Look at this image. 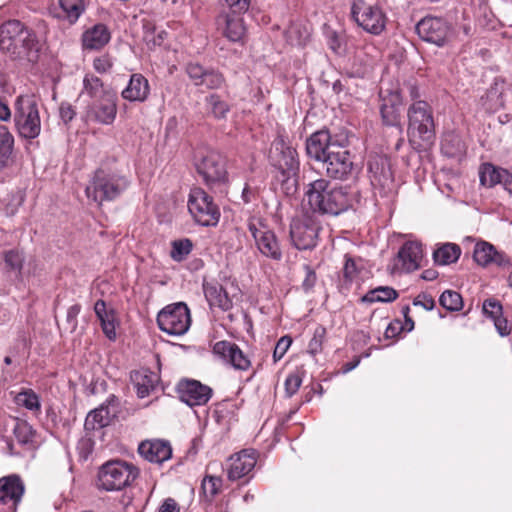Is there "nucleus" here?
<instances>
[{
	"label": "nucleus",
	"mask_w": 512,
	"mask_h": 512,
	"mask_svg": "<svg viewBox=\"0 0 512 512\" xmlns=\"http://www.w3.org/2000/svg\"><path fill=\"white\" fill-rule=\"evenodd\" d=\"M439 302L448 311H459L463 307L461 295L452 290L444 291L439 298Z\"/></svg>",
	"instance_id": "obj_43"
},
{
	"label": "nucleus",
	"mask_w": 512,
	"mask_h": 512,
	"mask_svg": "<svg viewBox=\"0 0 512 512\" xmlns=\"http://www.w3.org/2000/svg\"><path fill=\"white\" fill-rule=\"evenodd\" d=\"M482 311L485 317L493 321L500 336L505 337L511 333V326L508 320L503 317V307L500 301L495 298L486 299L483 302Z\"/></svg>",
	"instance_id": "obj_29"
},
{
	"label": "nucleus",
	"mask_w": 512,
	"mask_h": 512,
	"mask_svg": "<svg viewBox=\"0 0 512 512\" xmlns=\"http://www.w3.org/2000/svg\"><path fill=\"white\" fill-rule=\"evenodd\" d=\"M257 462V455L254 450H242L229 458L227 470L228 479L235 481L249 475Z\"/></svg>",
	"instance_id": "obj_24"
},
{
	"label": "nucleus",
	"mask_w": 512,
	"mask_h": 512,
	"mask_svg": "<svg viewBox=\"0 0 512 512\" xmlns=\"http://www.w3.org/2000/svg\"><path fill=\"white\" fill-rule=\"evenodd\" d=\"M59 113H60L61 119L65 123L72 121L76 115V112H75L73 106L67 102L61 103V105L59 107Z\"/></svg>",
	"instance_id": "obj_60"
},
{
	"label": "nucleus",
	"mask_w": 512,
	"mask_h": 512,
	"mask_svg": "<svg viewBox=\"0 0 512 512\" xmlns=\"http://www.w3.org/2000/svg\"><path fill=\"white\" fill-rule=\"evenodd\" d=\"M402 329L405 328L400 325V322L390 323L385 330V336L387 338L395 337Z\"/></svg>",
	"instance_id": "obj_63"
},
{
	"label": "nucleus",
	"mask_w": 512,
	"mask_h": 512,
	"mask_svg": "<svg viewBox=\"0 0 512 512\" xmlns=\"http://www.w3.org/2000/svg\"><path fill=\"white\" fill-rule=\"evenodd\" d=\"M118 406L117 397L110 395L105 403L88 413L84 422L85 430L94 431L107 426L111 418L116 416Z\"/></svg>",
	"instance_id": "obj_20"
},
{
	"label": "nucleus",
	"mask_w": 512,
	"mask_h": 512,
	"mask_svg": "<svg viewBox=\"0 0 512 512\" xmlns=\"http://www.w3.org/2000/svg\"><path fill=\"white\" fill-rule=\"evenodd\" d=\"M224 82L225 79L220 72L214 69H207L199 86H204L207 89H219L223 86Z\"/></svg>",
	"instance_id": "obj_45"
},
{
	"label": "nucleus",
	"mask_w": 512,
	"mask_h": 512,
	"mask_svg": "<svg viewBox=\"0 0 512 512\" xmlns=\"http://www.w3.org/2000/svg\"><path fill=\"white\" fill-rule=\"evenodd\" d=\"M319 230V224L312 218L294 220L290 227L291 240L299 250L312 249L317 244Z\"/></svg>",
	"instance_id": "obj_14"
},
{
	"label": "nucleus",
	"mask_w": 512,
	"mask_h": 512,
	"mask_svg": "<svg viewBox=\"0 0 512 512\" xmlns=\"http://www.w3.org/2000/svg\"><path fill=\"white\" fill-rule=\"evenodd\" d=\"M14 434L18 442L28 444L33 441L34 431L27 422H20L14 428Z\"/></svg>",
	"instance_id": "obj_48"
},
{
	"label": "nucleus",
	"mask_w": 512,
	"mask_h": 512,
	"mask_svg": "<svg viewBox=\"0 0 512 512\" xmlns=\"http://www.w3.org/2000/svg\"><path fill=\"white\" fill-rule=\"evenodd\" d=\"M150 93L148 80L139 73L133 74L121 95L130 102H144Z\"/></svg>",
	"instance_id": "obj_30"
},
{
	"label": "nucleus",
	"mask_w": 512,
	"mask_h": 512,
	"mask_svg": "<svg viewBox=\"0 0 512 512\" xmlns=\"http://www.w3.org/2000/svg\"><path fill=\"white\" fill-rule=\"evenodd\" d=\"M5 263L13 270H21L23 265V257L16 250H9L5 253Z\"/></svg>",
	"instance_id": "obj_56"
},
{
	"label": "nucleus",
	"mask_w": 512,
	"mask_h": 512,
	"mask_svg": "<svg viewBox=\"0 0 512 512\" xmlns=\"http://www.w3.org/2000/svg\"><path fill=\"white\" fill-rule=\"evenodd\" d=\"M139 454L149 462L161 464L172 456L169 442L164 440H146L138 447Z\"/></svg>",
	"instance_id": "obj_27"
},
{
	"label": "nucleus",
	"mask_w": 512,
	"mask_h": 512,
	"mask_svg": "<svg viewBox=\"0 0 512 512\" xmlns=\"http://www.w3.org/2000/svg\"><path fill=\"white\" fill-rule=\"evenodd\" d=\"M423 257L422 245L415 241H407L400 248L395 267L399 269V263L401 269L405 272H412L420 267V262Z\"/></svg>",
	"instance_id": "obj_26"
},
{
	"label": "nucleus",
	"mask_w": 512,
	"mask_h": 512,
	"mask_svg": "<svg viewBox=\"0 0 512 512\" xmlns=\"http://www.w3.org/2000/svg\"><path fill=\"white\" fill-rule=\"evenodd\" d=\"M380 98V113L383 122L390 126L398 125L400 122V110L403 104L400 90H388L381 88Z\"/></svg>",
	"instance_id": "obj_21"
},
{
	"label": "nucleus",
	"mask_w": 512,
	"mask_h": 512,
	"mask_svg": "<svg viewBox=\"0 0 512 512\" xmlns=\"http://www.w3.org/2000/svg\"><path fill=\"white\" fill-rule=\"evenodd\" d=\"M205 297L211 307H218L227 311L232 307V301L226 290L219 283H206L203 285Z\"/></svg>",
	"instance_id": "obj_34"
},
{
	"label": "nucleus",
	"mask_w": 512,
	"mask_h": 512,
	"mask_svg": "<svg viewBox=\"0 0 512 512\" xmlns=\"http://www.w3.org/2000/svg\"><path fill=\"white\" fill-rule=\"evenodd\" d=\"M14 122L20 136L35 139L41 131L39 101L35 95H21L15 102Z\"/></svg>",
	"instance_id": "obj_6"
},
{
	"label": "nucleus",
	"mask_w": 512,
	"mask_h": 512,
	"mask_svg": "<svg viewBox=\"0 0 512 512\" xmlns=\"http://www.w3.org/2000/svg\"><path fill=\"white\" fill-rule=\"evenodd\" d=\"M248 229L262 255L272 260H281L282 251L277 237L272 230L259 220H250L248 222Z\"/></svg>",
	"instance_id": "obj_12"
},
{
	"label": "nucleus",
	"mask_w": 512,
	"mask_h": 512,
	"mask_svg": "<svg viewBox=\"0 0 512 512\" xmlns=\"http://www.w3.org/2000/svg\"><path fill=\"white\" fill-rule=\"evenodd\" d=\"M131 381L139 398L147 397L159 381L156 373L148 369H140L131 373Z\"/></svg>",
	"instance_id": "obj_31"
},
{
	"label": "nucleus",
	"mask_w": 512,
	"mask_h": 512,
	"mask_svg": "<svg viewBox=\"0 0 512 512\" xmlns=\"http://www.w3.org/2000/svg\"><path fill=\"white\" fill-rule=\"evenodd\" d=\"M196 170L211 189L221 188L229 181L226 160L216 151H207L197 161Z\"/></svg>",
	"instance_id": "obj_8"
},
{
	"label": "nucleus",
	"mask_w": 512,
	"mask_h": 512,
	"mask_svg": "<svg viewBox=\"0 0 512 512\" xmlns=\"http://www.w3.org/2000/svg\"><path fill=\"white\" fill-rule=\"evenodd\" d=\"M288 39L292 44L295 45H304L309 39V31L304 29L303 32L300 31V27L298 25H292L288 32Z\"/></svg>",
	"instance_id": "obj_51"
},
{
	"label": "nucleus",
	"mask_w": 512,
	"mask_h": 512,
	"mask_svg": "<svg viewBox=\"0 0 512 512\" xmlns=\"http://www.w3.org/2000/svg\"><path fill=\"white\" fill-rule=\"evenodd\" d=\"M409 312H410V307L408 305H405L402 307V314L405 318V324H404V328L407 330V331H412L414 329V321L413 319L409 316Z\"/></svg>",
	"instance_id": "obj_64"
},
{
	"label": "nucleus",
	"mask_w": 512,
	"mask_h": 512,
	"mask_svg": "<svg viewBox=\"0 0 512 512\" xmlns=\"http://www.w3.org/2000/svg\"><path fill=\"white\" fill-rule=\"evenodd\" d=\"M158 512H179V507L175 500L168 498L160 506Z\"/></svg>",
	"instance_id": "obj_62"
},
{
	"label": "nucleus",
	"mask_w": 512,
	"mask_h": 512,
	"mask_svg": "<svg viewBox=\"0 0 512 512\" xmlns=\"http://www.w3.org/2000/svg\"><path fill=\"white\" fill-rule=\"evenodd\" d=\"M369 170L371 172V182L373 185L379 184L381 186H386L389 182H391V173L389 169H385L382 167L381 171H379L378 163H370Z\"/></svg>",
	"instance_id": "obj_46"
},
{
	"label": "nucleus",
	"mask_w": 512,
	"mask_h": 512,
	"mask_svg": "<svg viewBox=\"0 0 512 512\" xmlns=\"http://www.w3.org/2000/svg\"><path fill=\"white\" fill-rule=\"evenodd\" d=\"M229 8V11L244 14L250 7L251 0H219Z\"/></svg>",
	"instance_id": "obj_55"
},
{
	"label": "nucleus",
	"mask_w": 512,
	"mask_h": 512,
	"mask_svg": "<svg viewBox=\"0 0 512 512\" xmlns=\"http://www.w3.org/2000/svg\"><path fill=\"white\" fill-rule=\"evenodd\" d=\"M479 181L482 186L488 188L499 184L507 189L508 186L512 184V173L507 169L487 162L481 164L479 167Z\"/></svg>",
	"instance_id": "obj_25"
},
{
	"label": "nucleus",
	"mask_w": 512,
	"mask_h": 512,
	"mask_svg": "<svg viewBox=\"0 0 512 512\" xmlns=\"http://www.w3.org/2000/svg\"><path fill=\"white\" fill-rule=\"evenodd\" d=\"M111 39V34L104 24H96L86 30L82 37L83 47L88 50H99Z\"/></svg>",
	"instance_id": "obj_33"
},
{
	"label": "nucleus",
	"mask_w": 512,
	"mask_h": 512,
	"mask_svg": "<svg viewBox=\"0 0 512 512\" xmlns=\"http://www.w3.org/2000/svg\"><path fill=\"white\" fill-rule=\"evenodd\" d=\"M510 94H512L511 89L505 81L496 79L487 91V98L492 103L490 108L494 110L504 108Z\"/></svg>",
	"instance_id": "obj_35"
},
{
	"label": "nucleus",
	"mask_w": 512,
	"mask_h": 512,
	"mask_svg": "<svg viewBox=\"0 0 512 512\" xmlns=\"http://www.w3.org/2000/svg\"><path fill=\"white\" fill-rule=\"evenodd\" d=\"M81 311V306L79 304H74L70 306L67 310L66 321L69 323L72 329H75L77 326V317Z\"/></svg>",
	"instance_id": "obj_61"
},
{
	"label": "nucleus",
	"mask_w": 512,
	"mask_h": 512,
	"mask_svg": "<svg viewBox=\"0 0 512 512\" xmlns=\"http://www.w3.org/2000/svg\"><path fill=\"white\" fill-rule=\"evenodd\" d=\"M179 398L188 406L205 405L212 396V389L196 380H184L177 386Z\"/></svg>",
	"instance_id": "obj_19"
},
{
	"label": "nucleus",
	"mask_w": 512,
	"mask_h": 512,
	"mask_svg": "<svg viewBox=\"0 0 512 512\" xmlns=\"http://www.w3.org/2000/svg\"><path fill=\"white\" fill-rule=\"evenodd\" d=\"M213 352L234 369L246 371L251 366L249 358L233 342L218 341L213 347Z\"/></svg>",
	"instance_id": "obj_23"
},
{
	"label": "nucleus",
	"mask_w": 512,
	"mask_h": 512,
	"mask_svg": "<svg viewBox=\"0 0 512 512\" xmlns=\"http://www.w3.org/2000/svg\"><path fill=\"white\" fill-rule=\"evenodd\" d=\"M192 242L189 239L175 240L172 242L170 256L174 261L181 262L192 251Z\"/></svg>",
	"instance_id": "obj_44"
},
{
	"label": "nucleus",
	"mask_w": 512,
	"mask_h": 512,
	"mask_svg": "<svg viewBox=\"0 0 512 512\" xmlns=\"http://www.w3.org/2000/svg\"><path fill=\"white\" fill-rule=\"evenodd\" d=\"M34 33L19 20H9L0 26V48L14 56L29 55L36 50Z\"/></svg>",
	"instance_id": "obj_5"
},
{
	"label": "nucleus",
	"mask_w": 512,
	"mask_h": 512,
	"mask_svg": "<svg viewBox=\"0 0 512 512\" xmlns=\"http://www.w3.org/2000/svg\"><path fill=\"white\" fill-rule=\"evenodd\" d=\"M185 70L189 79L194 83L195 86L201 84L202 78L204 77V74L207 71L206 68H204L202 65L196 62H189L186 65Z\"/></svg>",
	"instance_id": "obj_50"
},
{
	"label": "nucleus",
	"mask_w": 512,
	"mask_h": 512,
	"mask_svg": "<svg viewBox=\"0 0 512 512\" xmlns=\"http://www.w3.org/2000/svg\"><path fill=\"white\" fill-rule=\"evenodd\" d=\"M450 28L446 21L438 17H425L416 25V32L419 37L437 46L445 44Z\"/></svg>",
	"instance_id": "obj_18"
},
{
	"label": "nucleus",
	"mask_w": 512,
	"mask_h": 512,
	"mask_svg": "<svg viewBox=\"0 0 512 512\" xmlns=\"http://www.w3.org/2000/svg\"><path fill=\"white\" fill-rule=\"evenodd\" d=\"M14 400L18 406L24 407L35 414H39L41 411L39 396L32 389L19 392Z\"/></svg>",
	"instance_id": "obj_39"
},
{
	"label": "nucleus",
	"mask_w": 512,
	"mask_h": 512,
	"mask_svg": "<svg viewBox=\"0 0 512 512\" xmlns=\"http://www.w3.org/2000/svg\"><path fill=\"white\" fill-rule=\"evenodd\" d=\"M94 312L100 321L101 328L105 336L109 340L116 339V313L114 309H107L104 300L96 301L94 305Z\"/></svg>",
	"instance_id": "obj_32"
},
{
	"label": "nucleus",
	"mask_w": 512,
	"mask_h": 512,
	"mask_svg": "<svg viewBox=\"0 0 512 512\" xmlns=\"http://www.w3.org/2000/svg\"><path fill=\"white\" fill-rule=\"evenodd\" d=\"M302 379L298 374H290L285 380V392L288 397L293 396L300 388Z\"/></svg>",
	"instance_id": "obj_57"
},
{
	"label": "nucleus",
	"mask_w": 512,
	"mask_h": 512,
	"mask_svg": "<svg viewBox=\"0 0 512 512\" xmlns=\"http://www.w3.org/2000/svg\"><path fill=\"white\" fill-rule=\"evenodd\" d=\"M188 210L195 221L202 226H215L220 218V211L213 202V198L199 187L190 190Z\"/></svg>",
	"instance_id": "obj_10"
},
{
	"label": "nucleus",
	"mask_w": 512,
	"mask_h": 512,
	"mask_svg": "<svg viewBox=\"0 0 512 512\" xmlns=\"http://www.w3.org/2000/svg\"><path fill=\"white\" fill-rule=\"evenodd\" d=\"M345 258L346 260L343 268V276L346 282H351L357 275V267L352 257L346 256Z\"/></svg>",
	"instance_id": "obj_58"
},
{
	"label": "nucleus",
	"mask_w": 512,
	"mask_h": 512,
	"mask_svg": "<svg viewBox=\"0 0 512 512\" xmlns=\"http://www.w3.org/2000/svg\"><path fill=\"white\" fill-rule=\"evenodd\" d=\"M25 492V485L16 474L0 478V507L6 512H16Z\"/></svg>",
	"instance_id": "obj_15"
},
{
	"label": "nucleus",
	"mask_w": 512,
	"mask_h": 512,
	"mask_svg": "<svg viewBox=\"0 0 512 512\" xmlns=\"http://www.w3.org/2000/svg\"><path fill=\"white\" fill-rule=\"evenodd\" d=\"M209 113L218 120L226 119L230 112V105L218 94H210L205 99Z\"/></svg>",
	"instance_id": "obj_38"
},
{
	"label": "nucleus",
	"mask_w": 512,
	"mask_h": 512,
	"mask_svg": "<svg viewBox=\"0 0 512 512\" xmlns=\"http://www.w3.org/2000/svg\"><path fill=\"white\" fill-rule=\"evenodd\" d=\"M413 305L421 306L425 310L430 311L435 307V300L430 295L422 293L414 298Z\"/></svg>",
	"instance_id": "obj_59"
},
{
	"label": "nucleus",
	"mask_w": 512,
	"mask_h": 512,
	"mask_svg": "<svg viewBox=\"0 0 512 512\" xmlns=\"http://www.w3.org/2000/svg\"><path fill=\"white\" fill-rule=\"evenodd\" d=\"M326 337V329L322 325H318L313 333V337L308 344V352L316 355L322 350V345Z\"/></svg>",
	"instance_id": "obj_47"
},
{
	"label": "nucleus",
	"mask_w": 512,
	"mask_h": 512,
	"mask_svg": "<svg viewBox=\"0 0 512 512\" xmlns=\"http://www.w3.org/2000/svg\"><path fill=\"white\" fill-rule=\"evenodd\" d=\"M14 138L7 127L0 126V169L7 165L13 150Z\"/></svg>",
	"instance_id": "obj_41"
},
{
	"label": "nucleus",
	"mask_w": 512,
	"mask_h": 512,
	"mask_svg": "<svg viewBox=\"0 0 512 512\" xmlns=\"http://www.w3.org/2000/svg\"><path fill=\"white\" fill-rule=\"evenodd\" d=\"M305 199L309 208L319 214L338 215L350 205L346 191L324 178L307 185Z\"/></svg>",
	"instance_id": "obj_1"
},
{
	"label": "nucleus",
	"mask_w": 512,
	"mask_h": 512,
	"mask_svg": "<svg viewBox=\"0 0 512 512\" xmlns=\"http://www.w3.org/2000/svg\"><path fill=\"white\" fill-rule=\"evenodd\" d=\"M63 17L71 24L75 23L85 10L83 0H59Z\"/></svg>",
	"instance_id": "obj_40"
},
{
	"label": "nucleus",
	"mask_w": 512,
	"mask_h": 512,
	"mask_svg": "<svg viewBox=\"0 0 512 512\" xmlns=\"http://www.w3.org/2000/svg\"><path fill=\"white\" fill-rule=\"evenodd\" d=\"M217 30L229 41L242 43L246 37L243 14L223 11L215 19Z\"/></svg>",
	"instance_id": "obj_16"
},
{
	"label": "nucleus",
	"mask_w": 512,
	"mask_h": 512,
	"mask_svg": "<svg viewBox=\"0 0 512 512\" xmlns=\"http://www.w3.org/2000/svg\"><path fill=\"white\" fill-rule=\"evenodd\" d=\"M112 67H113L112 58L107 54L101 55V56L95 58L93 61V68L95 69L96 72H98L100 74L109 72Z\"/></svg>",
	"instance_id": "obj_54"
},
{
	"label": "nucleus",
	"mask_w": 512,
	"mask_h": 512,
	"mask_svg": "<svg viewBox=\"0 0 512 512\" xmlns=\"http://www.w3.org/2000/svg\"><path fill=\"white\" fill-rule=\"evenodd\" d=\"M320 162L322 163V169L328 177L339 180L346 178L351 173L353 167L350 153L341 142H339V146L335 150L328 153Z\"/></svg>",
	"instance_id": "obj_13"
},
{
	"label": "nucleus",
	"mask_w": 512,
	"mask_h": 512,
	"mask_svg": "<svg viewBox=\"0 0 512 512\" xmlns=\"http://www.w3.org/2000/svg\"><path fill=\"white\" fill-rule=\"evenodd\" d=\"M291 344H292V338L287 335L281 337L278 340V342L275 346L274 352H273V359L275 362L282 359V357L286 354V352L288 351Z\"/></svg>",
	"instance_id": "obj_53"
},
{
	"label": "nucleus",
	"mask_w": 512,
	"mask_h": 512,
	"mask_svg": "<svg viewBox=\"0 0 512 512\" xmlns=\"http://www.w3.org/2000/svg\"><path fill=\"white\" fill-rule=\"evenodd\" d=\"M408 134L410 141L430 143L434 139L432 110L425 101L417 100L408 109Z\"/></svg>",
	"instance_id": "obj_7"
},
{
	"label": "nucleus",
	"mask_w": 512,
	"mask_h": 512,
	"mask_svg": "<svg viewBox=\"0 0 512 512\" xmlns=\"http://www.w3.org/2000/svg\"><path fill=\"white\" fill-rule=\"evenodd\" d=\"M222 486V479L216 476H206L202 481V489L206 496L213 498Z\"/></svg>",
	"instance_id": "obj_49"
},
{
	"label": "nucleus",
	"mask_w": 512,
	"mask_h": 512,
	"mask_svg": "<svg viewBox=\"0 0 512 512\" xmlns=\"http://www.w3.org/2000/svg\"><path fill=\"white\" fill-rule=\"evenodd\" d=\"M398 297V293L391 287H378L363 297L366 302H390Z\"/></svg>",
	"instance_id": "obj_42"
},
{
	"label": "nucleus",
	"mask_w": 512,
	"mask_h": 512,
	"mask_svg": "<svg viewBox=\"0 0 512 512\" xmlns=\"http://www.w3.org/2000/svg\"><path fill=\"white\" fill-rule=\"evenodd\" d=\"M157 323L160 330L169 335H184L191 325L190 310L183 302L170 304L158 313Z\"/></svg>",
	"instance_id": "obj_9"
},
{
	"label": "nucleus",
	"mask_w": 512,
	"mask_h": 512,
	"mask_svg": "<svg viewBox=\"0 0 512 512\" xmlns=\"http://www.w3.org/2000/svg\"><path fill=\"white\" fill-rule=\"evenodd\" d=\"M460 255L461 249L457 244L446 243L433 253V258L435 263L439 265H448L456 262Z\"/></svg>",
	"instance_id": "obj_36"
},
{
	"label": "nucleus",
	"mask_w": 512,
	"mask_h": 512,
	"mask_svg": "<svg viewBox=\"0 0 512 512\" xmlns=\"http://www.w3.org/2000/svg\"><path fill=\"white\" fill-rule=\"evenodd\" d=\"M304 279L302 281V288L305 292H309L313 289L317 281V275L315 270L308 264L303 265Z\"/></svg>",
	"instance_id": "obj_52"
},
{
	"label": "nucleus",
	"mask_w": 512,
	"mask_h": 512,
	"mask_svg": "<svg viewBox=\"0 0 512 512\" xmlns=\"http://www.w3.org/2000/svg\"><path fill=\"white\" fill-rule=\"evenodd\" d=\"M473 258L477 264L483 267L490 264L505 267L510 264V259L506 254L497 251L492 244L485 241L476 243Z\"/></svg>",
	"instance_id": "obj_28"
},
{
	"label": "nucleus",
	"mask_w": 512,
	"mask_h": 512,
	"mask_svg": "<svg viewBox=\"0 0 512 512\" xmlns=\"http://www.w3.org/2000/svg\"><path fill=\"white\" fill-rule=\"evenodd\" d=\"M351 14L356 23L370 34L380 35L386 27V14L378 5L357 0L352 5Z\"/></svg>",
	"instance_id": "obj_11"
},
{
	"label": "nucleus",
	"mask_w": 512,
	"mask_h": 512,
	"mask_svg": "<svg viewBox=\"0 0 512 512\" xmlns=\"http://www.w3.org/2000/svg\"><path fill=\"white\" fill-rule=\"evenodd\" d=\"M106 92H113L112 90L105 89L102 80L93 75L86 74L83 79V90L82 94H86L93 100L101 98Z\"/></svg>",
	"instance_id": "obj_37"
},
{
	"label": "nucleus",
	"mask_w": 512,
	"mask_h": 512,
	"mask_svg": "<svg viewBox=\"0 0 512 512\" xmlns=\"http://www.w3.org/2000/svg\"><path fill=\"white\" fill-rule=\"evenodd\" d=\"M117 94L106 92L101 98L93 100L87 107V116L103 125H111L117 115Z\"/></svg>",
	"instance_id": "obj_17"
},
{
	"label": "nucleus",
	"mask_w": 512,
	"mask_h": 512,
	"mask_svg": "<svg viewBox=\"0 0 512 512\" xmlns=\"http://www.w3.org/2000/svg\"><path fill=\"white\" fill-rule=\"evenodd\" d=\"M130 185L129 179L119 172L105 169L95 171L93 178L86 187L88 199L97 204L118 198Z\"/></svg>",
	"instance_id": "obj_3"
},
{
	"label": "nucleus",
	"mask_w": 512,
	"mask_h": 512,
	"mask_svg": "<svg viewBox=\"0 0 512 512\" xmlns=\"http://www.w3.org/2000/svg\"><path fill=\"white\" fill-rule=\"evenodd\" d=\"M139 471L132 463L110 460L102 464L97 472L96 487L107 492L121 491L130 486Z\"/></svg>",
	"instance_id": "obj_4"
},
{
	"label": "nucleus",
	"mask_w": 512,
	"mask_h": 512,
	"mask_svg": "<svg viewBox=\"0 0 512 512\" xmlns=\"http://www.w3.org/2000/svg\"><path fill=\"white\" fill-rule=\"evenodd\" d=\"M270 162L280 172L283 189L286 194L294 192L297 187L299 159L295 148L284 137H277L270 149Z\"/></svg>",
	"instance_id": "obj_2"
},
{
	"label": "nucleus",
	"mask_w": 512,
	"mask_h": 512,
	"mask_svg": "<svg viewBox=\"0 0 512 512\" xmlns=\"http://www.w3.org/2000/svg\"><path fill=\"white\" fill-rule=\"evenodd\" d=\"M339 146V142L333 140L328 130L322 129L314 132L306 140L307 155L316 160L321 161L328 153L335 150Z\"/></svg>",
	"instance_id": "obj_22"
}]
</instances>
